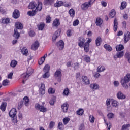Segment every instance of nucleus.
<instances>
[{"mask_svg": "<svg viewBox=\"0 0 130 130\" xmlns=\"http://www.w3.org/2000/svg\"><path fill=\"white\" fill-rule=\"evenodd\" d=\"M28 49H27V48L26 47H23L22 49H21V53L23 55H25V56H28V55H29V52H28Z\"/></svg>", "mask_w": 130, "mask_h": 130, "instance_id": "21", "label": "nucleus"}, {"mask_svg": "<svg viewBox=\"0 0 130 130\" xmlns=\"http://www.w3.org/2000/svg\"><path fill=\"white\" fill-rule=\"evenodd\" d=\"M90 7V4H89L88 2H85L82 4L81 5V9L82 10H87Z\"/></svg>", "mask_w": 130, "mask_h": 130, "instance_id": "22", "label": "nucleus"}, {"mask_svg": "<svg viewBox=\"0 0 130 130\" xmlns=\"http://www.w3.org/2000/svg\"><path fill=\"white\" fill-rule=\"evenodd\" d=\"M126 6H127V4L126 3V2L123 1L121 3V10H124L126 8Z\"/></svg>", "mask_w": 130, "mask_h": 130, "instance_id": "37", "label": "nucleus"}, {"mask_svg": "<svg viewBox=\"0 0 130 130\" xmlns=\"http://www.w3.org/2000/svg\"><path fill=\"white\" fill-rule=\"evenodd\" d=\"M13 17L14 19H18L20 17V11L18 9H15L13 13Z\"/></svg>", "mask_w": 130, "mask_h": 130, "instance_id": "15", "label": "nucleus"}, {"mask_svg": "<svg viewBox=\"0 0 130 130\" xmlns=\"http://www.w3.org/2000/svg\"><path fill=\"white\" fill-rule=\"evenodd\" d=\"M90 88L94 90H97V89H99V85L96 83L91 84L90 85Z\"/></svg>", "mask_w": 130, "mask_h": 130, "instance_id": "30", "label": "nucleus"}, {"mask_svg": "<svg viewBox=\"0 0 130 130\" xmlns=\"http://www.w3.org/2000/svg\"><path fill=\"white\" fill-rule=\"evenodd\" d=\"M107 116L109 119H111V118H113L114 114L112 113H109L108 114Z\"/></svg>", "mask_w": 130, "mask_h": 130, "instance_id": "51", "label": "nucleus"}, {"mask_svg": "<svg viewBox=\"0 0 130 130\" xmlns=\"http://www.w3.org/2000/svg\"><path fill=\"white\" fill-rule=\"evenodd\" d=\"M41 10H42V6L40 5V8L39 6H37V8L35 10H33L32 11H28L27 12V14L31 16H35V15H36V13H37L38 11H41Z\"/></svg>", "mask_w": 130, "mask_h": 130, "instance_id": "4", "label": "nucleus"}, {"mask_svg": "<svg viewBox=\"0 0 130 130\" xmlns=\"http://www.w3.org/2000/svg\"><path fill=\"white\" fill-rule=\"evenodd\" d=\"M35 107L37 110H40V111L42 112H46V111H47L46 108L44 107L43 106L40 105L39 104H36Z\"/></svg>", "mask_w": 130, "mask_h": 130, "instance_id": "5", "label": "nucleus"}, {"mask_svg": "<svg viewBox=\"0 0 130 130\" xmlns=\"http://www.w3.org/2000/svg\"><path fill=\"white\" fill-rule=\"evenodd\" d=\"M89 119L91 123H93V122L95 121V117H94L93 116H90Z\"/></svg>", "mask_w": 130, "mask_h": 130, "instance_id": "52", "label": "nucleus"}, {"mask_svg": "<svg viewBox=\"0 0 130 130\" xmlns=\"http://www.w3.org/2000/svg\"><path fill=\"white\" fill-rule=\"evenodd\" d=\"M26 73H27L28 76H31L33 74V69L31 68H28Z\"/></svg>", "mask_w": 130, "mask_h": 130, "instance_id": "45", "label": "nucleus"}, {"mask_svg": "<svg viewBox=\"0 0 130 130\" xmlns=\"http://www.w3.org/2000/svg\"><path fill=\"white\" fill-rule=\"evenodd\" d=\"M61 109L62 111L66 113V112H68V110H69V104L67 103H64L61 105Z\"/></svg>", "mask_w": 130, "mask_h": 130, "instance_id": "16", "label": "nucleus"}, {"mask_svg": "<svg viewBox=\"0 0 130 130\" xmlns=\"http://www.w3.org/2000/svg\"><path fill=\"white\" fill-rule=\"evenodd\" d=\"M104 47L108 51H109V52L112 51V48L110 46V45H108L107 44H105L104 45Z\"/></svg>", "mask_w": 130, "mask_h": 130, "instance_id": "35", "label": "nucleus"}, {"mask_svg": "<svg viewBox=\"0 0 130 130\" xmlns=\"http://www.w3.org/2000/svg\"><path fill=\"white\" fill-rule=\"evenodd\" d=\"M54 4V0H45L44 5L45 6H52Z\"/></svg>", "mask_w": 130, "mask_h": 130, "instance_id": "18", "label": "nucleus"}, {"mask_svg": "<svg viewBox=\"0 0 130 130\" xmlns=\"http://www.w3.org/2000/svg\"><path fill=\"white\" fill-rule=\"evenodd\" d=\"M61 76H62V75L61 74V71L59 70H57L54 74V77L56 78H58L57 81L59 83H60V82H61Z\"/></svg>", "mask_w": 130, "mask_h": 130, "instance_id": "6", "label": "nucleus"}, {"mask_svg": "<svg viewBox=\"0 0 130 130\" xmlns=\"http://www.w3.org/2000/svg\"><path fill=\"white\" fill-rule=\"evenodd\" d=\"M103 21L100 17H98L96 19L95 24L96 26H101L102 25Z\"/></svg>", "mask_w": 130, "mask_h": 130, "instance_id": "26", "label": "nucleus"}, {"mask_svg": "<svg viewBox=\"0 0 130 130\" xmlns=\"http://www.w3.org/2000/svg\"><path fill=\"white\" fill-rule=\"evenodd\" d=\"M6 108H7L6 103H2L0 106V108L1 110H2V111H5Z\"/></svg>", "mask_w": 130, "mask_h": 130, "instance_id": "33", "label": "nucleus"}, {"mask_svg": "<svg viewBox=\"0 0 130 130\" xmlns=\"http://www.w3.org/2000/svg\"><path fill=\"white\" fill-rule=\"evenodd\" d=\"M49 70H50V66L48 64H46L45 66L43 69V72H46L49 73Z\"/></svg>", "mask_w": 130, "mask_h": 130, "instance_id": "39", "label": "nucleus"}, {"mask_svg": "<svg viewBox=\"0 0 130 130\" xmlns=\"http://www.w3.org/2000/svg\"><path fill=\"white\" fill-rule=\"evenodd\" d=\"M78 46L79 47H83L84 46V44L85 43L86 40L83 37H80L78 38Z\"/></svg>", "mask_w": 130, "mask_h": 130, "instance_id": "7", "label": "nucleus"}, {"mask_svg": "<svg viewBox=\"0 0 130 130\" xmlns=\"http://www.w3.org/2000/svg\"><path fill=\"white\" fill-rule=\"evenodd\" d=\"M123 17L124 18V20H127L128 19V15H127V14H125L123 15Z\"/></svg>", "mask_w": 130, "mask_h": 130, "instance_id": "63", "label": "nucleus"}, {"mask_svg": "<svg viewBox=\"0 0 130 130\" xmlns=\"http://www.w3.org/2000/svg\"><path fill=\"white\" fill-rule=\"evenodd\" d=\"M38 47H39V42H38V41H36L31 45V49L35 51L38 49Z\"/></svg>", "mask_w": 130, "mask_h": 130, "instance_id": "13", "label": "nucleus"}, {"mask_svg": "<svg viewBox=\"0 0 130 130\" xmlns=\"http://www.w3.org/2000/svg\"><path fill=\"white\" fill-rule=\"evenodd\" d=\"M76 112L78 115L81 116L84 114V110L83 109H79Z\"/></svg>", "mask_w": 130, "mask_h": 130, "instance_id": "43", "label": "nucleus"}, {"mask_svg": "<svg viewBox=\"0 0 130 130\" xmlns=\"http://www.w3.org/2000/svg\"><path fill=\"white\" fill-rule=\"evenodd\" d=\"M69 121H70V118L68 117L64 118L63 119V122L65 125L69 123Z\"/></svg>", "mask_w": 130, "mask_h": 130, "instance_id": "49", "label": "nucleus"}, {"mask_svg": "<svg viewBox=\"0 0 130 130\" xmlns=\"http://www.w3.org/2000/svg\"><path fill=\"white\" fill-rule=\"evenodd\" d=\"M82 81L85 85H89L90 84V80L88 79L87 76H82Z\"/></svg>", "mask_w": 130, "mask_h": 130, "instance_id": "19", "label": "nucleus"}, {"mask_svg": "<svg viewBox=\"0 0 130 130\" xmlns=\"http://www.w3.org/2000/svg\"><path fill=\"white\" fill-rule=\"evenodd\" d=\"M130 81V74H127L121 80V84L122 87H124V89H128V85L127 83H128Z\"/></svg>", "mask_w": 130, "mask_h": 130, "instance_id": "1", "label": "nucleus"}, {"mask_svg": "<svg viewBox=\"0 0 130 130\" xmlns=\"http://www.w3.org/2000/svg\"><path fill=\"white\" fill-rule=\"evenodd\" d=\"M105 123L107 125V130H110V128L112 127V125L110 123H106V120L104 119Z\"/></svg>", "mask_w": 130, "mask_h": 130, "instance_id": "50", "label": "nucleus"}, {"mask_svg": "<svg viewBox=\"0 0 130 130\" xmlns=\"http://www.w3.org/2000/svg\"><path fill=\"white\" fill-rule=\"evenodd\" d=\"M9 116L11 118L16 117V115L17 114V110L15 108L12 109L9 112Z\"/></svg>", "mask_w": 130, "mask_h": 130, "instance_id": "12", "label": "nucleus"}, {"mask_svg": "<svg viewBox=\"0 0 130 130\" xmlns=\"http://www.w3.org/2000/svg\"><path fill=\"white\" fill-rule=\"evenodd\" d=\"M59 35H60V30L58 29L57 31H56L55 33L53 34L52 37V41H56V39L57 38V37H58V36H59Z\"/></svg>", "mask_w": 130, "mask_h": 130, "instance_id": "11", "label": "nucleus"}, {"mask_svg": "<svg viewBox=\"0 0 130 130\" xmlns=\"http://www.w3.org/2000/svg\"><path fill=\"white\" fill-rule=\"evenodd\" d=\"M23 102H24L25 106H29V98L28 96H25L23 98V101H21L19 102L18 103V109L20 110L23 106Z\"/></svg>", "mask_w": 130, "mask_h": 130, "instance_id": "2", "label": "nucleus"}, {"mask_svg": "<svg viewBox=\"0 0 130 130\" xmlns=\"http://www.w3.org/2000/svg\"><path fill=\"white\" fill-rule=\"evenodd\" d=\"M54 102H55V101H54V99L52 98L50 101L49 103L50 105H54Z\"/></svg>", "mask_w": 130, "mask_h": 130, "instance_id": "60", "label": "nucleus"}, {"mask_svg": "<svg viewBox=\"0 0 130 130\" xmlns=\"http://www.w3.org/2000/svg\"><path fill=\"white\" fill-rule=\"evenodd\" d=\"M85 60L86 61V62H90L91 59L89 57H85L84 58Z\"/></svg>", "mask_w": 130, "mask_h": 130, "instance_id": "64", "label": "nucleus"}, {"mask_svg": "<svg viewBox=\"0 0 130 130\" xmlns=\"http://www.w3.org/2000/svg\"><path fill=\"white\" fill-rule=\"evenodd\" d=\"M60 126H62V123L60 122L58 125V128L59 130H63V129Z\"/></svg>", "mask_w": 130, "mask_h": 130, "instance_id": "58", "label": "nucleus"}, {"mask_svg": "<svg viewBox=\"0 0 130 130\" xmlns=\"http://www.w3.org/2000/svg\"><path fill=\"white\" fill-rule=\"evenodd\" d=\"M123 55H124V52L123 51L120 52H117L116 55L114 56V58L115 60H116L117 58H121Z\"/></svg>", "mask_w": 130, "mask_h": 130, "instance_id": "14", "label": "nucleus"}, {"mask_svg": "<svg viewBox=\"0 0 130 130\" xmlns=\"http://www.w3.org/2000/svg\"><path fill=\"white\" fill-rule=\"evenodd\" d=\"M54 124H55V123L54 122L51 121L49 124L50 128H53V126H54Z\"/></svg>", "mask_w": 130, "mask_h": 130, "instance_id": "56", "label": "nucleus"}, {"mask_svg": "<svg viewBox=\"0 0 130 130\" xmlns=\"http://www.w3.org/2000/svg\"><path fill=\"white\" fill-rule=\"evenodd\" d=\"M89 46L88 43H84V49L85 52H89Z\"/></svg>", "mask_w": 130, "mask_h": 130, "instance_id": "42", "label": "nucleus"}, {"mask_svg": "<svg viewBox=\"0 0 130 130\" xmlns=\"http://www.w3.org/2000/svg\"><path fill=\"white\" fill-rule=\"evenodd\" d=\"M44 74L43 75V79H47V78H49L50 74H49V72H44Z\"/></svg>", "mask_w": 130, "mask_h": 130, "instance_id": "44", "label": "nucleus"}, {"mask_svg": "<svg viewBox=\"0 0 130 130\" xmlns=\"http://www.w3.org/2000/svg\"><path fill=\"white\" fill-rule=\"evenodd\" d=\"M0 23H2V24H9L10 23V19L8 18H2L1 20H0Z\"/></svg>", "mask_w": 130, "mask_h": 130, "instance_id": "20", "label": "nucleus"}, {"mask_svg": "<svg viewBox=\"0 0 130 130\" xmlns=\"http://www.w3.org/2000/svg\"><path fill=\"white\" fill-rule=\"evenodd\" d=\"M118 25V22H117V19L115 18L114 20V31L116 32L117 31V25Z\"/></svg>", "mask_w": 130, "mask_h": 130, "instance_id": "25", "label": "nucleus"}, {"mask_svg": "<svg viewBox=\"0 0 130 130\" xmlns=\"http://www.w3.org/2000/svg\"><path fill=\"white\" fill-rule=\"evenodd\" d=\"M69 94H70V89L66 88L65 89H64L63 95H65V96H69Z\"/></svg>", "mask_w": 130, "mask_h": 130, "instance_id": "41", "label": "nucleus"}, {"mask_svg": "<svg viewBox=\"0 0 130 130\" xmlns=\"http://www.w3.org/2000/svg\"><path fill=\"white\" fill-rule=\"evenodd\" d=\"M130 40V32L126 31L124 33V43H127Z\"/></svg>", "mask_w": 130, "mask_h": 130, "instance_id": "9", "label": "nucleus"}, {"mask_svg": "<svg viewBox=\"0 0 130 130\" xmlns=\"http://www.w3.org/2000/svg\"><path fill=\"white\" fill-rule=\"evenodd\" d=\"M69 13L70 14L71 17H75V10L73 9H71L69 10Z\"/></svg>", "mask_w": 130, "mask_h": 130, "instance_id": "46", "label": "nucleus"}, {"mask_svg": "<svg viewBox=\"0 0 130 130\" xmlns=\"http://www.w3.org/2000/svg\"><path fill=\"white\" fill-rule=\"evenodd\" d=\"M10 84V81L8 79L4 80L3 81L2 85L3 86H9Z\"/></svg>", "mask_w": 130, "mask_h": 130, "instance_id": "40", "label": "nucleus"}, {"mask_svg": "<svg viewBox=\"0 0 130 130\" xmlns=\"http://www.w3.org/2000/svg\"><path fill=\"white\" fill-rule=\"evenodd\" d=\"M15 27L16 29H19L20 30H22V29L23 28V24H22L21 22L15 23Z\"/></svg>", "mask_w": 130, "mask_h": 130, "instance_id": "29", "label": "nucleus"}, {"mask_svg": "<svg viewBox=\"0 0 130 130\" xmlns=\"http://www.w3.org/2000/svg\"><path fill=\"white\" fill-rule=\"evenodd\" d=\"M29 35L31 37H33V36H35V32L33 30H31L29 32Z\"/></svg>", "mask_w": 130, "mask_h": 130, "instance_id": "62", "label": "nucleus"}, {"mask_svg": "<svg viewBox=\"0 0 130 130\" xmlns=\"http://www.w3.org/2000/svg\"><path fill=\"white\" fill-rule=\"evenodd\" d=\"M18 64V62L15 60H13L11 61L10 63V66L11 68H16V66Z\"/></svg>", "mask_w": 130, "mask_h": 130, "instance_id": "36", "label": "nucleus"}, {"mask_svg": "<svg viewBox=\"0 0 130 130\" xmlns=\"http://www.w3.org/2000/svg\"><path fill=\"white\" fill-rule=\"evenodd\" d=\"M115 16V11L114 10H112L110 13L109 17L112 19V18H114Z\"/></svg>", "mask_w": 130, "mask_h": 130, "instance_id": "47", "label": "nucleus"}, {"mask_svg": "<svg viewBox=\"0 0 130 130\" xmlns=\"http://www.w3.org/2000/svg\"><path fill=\"white\" fill-rule=\"evenodd\" d=\"M57 46L58 47L59 50H62L63 49V47H64V42L63 40H60L57 43Z\"/></svg>", "mask_w": 130, "mask_h": 130, "instance_id": "10", "label": "nucleus"}, {"mask_svg": "<svg viewBox=\"0 0 130 130\" xmlns=\"http://www.w3.org/2000/svg\"><path fill=\"white\" fill-rule=\"evenodd\" d=\"M40 96H43L45 94V85L43 83L41 84V87L39 89Z\"/></svg>", "mask_w": 130, "mask_h": 130, "instance_id": "8", "label": "nucleus"}, {"mask_svg": "<svg viewBox=\"0 0 130 130\" xmlns=\"http://www.w3.org/2000/svg\"><path fill=\"white\" fill-rule=\"evenodd\" d=\"M60 25V22H59V19L56 18L55 19L52 24L53 27H58Z\"/></svg>", "mask_w": 130, "mask_h": 130, "instance_id": "23", "label": "nucleus"}, {"mask_svg": "<svg viewBox=\"0 0 130 130\" xmlns=\"http://www.w3.org/2000/svg\"><path fill=\"white\" fill-rule=\"evenodd\" d=\"M46 23H50L51 22V17L49 16H47L46 18Z\"/></svg>", "mask_w": 130, "mask_h": 130, "instance_id": "53", "label": "nucleus"}, {"mask_svg": "<svg viewBox=\"0 0 130 130\" xmlns=\"http://www.w3.org/2000/svg\"><path fill=\"white\" fill-rule=\"evenodd\" d=\"M112 105L114 107H116L117 106H118V102L115 100H113L112 102Z\"/></svg>", "mask_w": 130, "mask_h": 130, "instance_id": "48", "label": "nucleus"}, {"mask_svg": "<svg viewBox=\"0 0 130 130\" xmlns=\"http://www.w3.org/2000/svg\"><path fill=\"white\" fill-rule=\"evenodd\" d=\"M44 27H45V24L44 23H41L38 25V28L40 31H42L44 29Z\"/></svg>", "mask_w": 130, "mask_h": 130, "instance_id": "38", "label": "nucleus"}, {"mask_svg": "<svg viewBox=\"0 0 130 130\" xmlns=\"http://www.w3.org/2000/svg\"><path fill=\"white\" fill-rule=\"evenodd\" d=\"M63 5V2L62 1H57L56 3L54 4V7H61Z\"/></svg>", "mask_w": 130, "mask_h": 130, "instance_id": "31", "label": "nucleus"}, {"mask_svg": "<svg viewBox=\"0 0 130 130\" xmlns=\"http://www.w3.org/2000/svg\"><path fill=\"white\" fill-rule=\"evenodd\" d=\"M102 41V40L101 39V37H98L95 40V44H96V46H100Z\"/></svg>", "mask_w": 130, "mask_h": 130, "instance_id": "27", "label": "nucleus"}, {"mask_svg": "<svg viewBox=\"0 0 130 130\" xmlns=\"http://www.w3.org/2000/svg\"><path fill=\"white\" fill-rule=\"evenodd\" d=\"M117 98L118 99L123 100L125 99L126 96L121 91H119L117 93Z\"/></svg>", "mask_w": 130, "mask_h": 130, "instance_id": "17", "label": "nucleus"}, {"mask_svg": "<svg viewBox=\"0 0 130 130\" xmlns=\"http://www.w3.org/2000/svg\"><path fill=\"white\" fill-rule=\"evenodd\" d=\"M40 6H42V3H40L39 2H32L29 3L28 8L30 10H33V9H36L37 7H39V9H40Z\"/></svg>", "mask_w": 130, "mask_h": 130, "instance_id": "3", "label": "nucleus"}, {"mask_svg": "<svg viewBox=\"0 0 130 130\" xmlns=\"http://www.w3.org/2000/svg\"><path fill=\"white\" fill-rule=\"evenodd\" d=\"M14 31V33L13 35V37H14V38H15V39H19V38H20V33L18 32L17 28H15Z\"/></svg>", "mask_w": 130, "mask_h": 130, "instance_id": "24", "label": "nucleus"}, {"mask_svg": "<svg viewBox=\"0 0 130 130\" xmlns=\"http://www.w3.org/2000/svg\"><path fill=\"white\" fill-rule=\"evenodd\" d=\"M129 127H130L129 124H124L122 125L121 130H129Z\"/></svg>", "mask_w": 130, "mask_h": 130, "instance_id": "32", "label": "nucleus"}, {"mask_svg": "<svg viewBox=\"0 0 130 130\" xmlns=\"http://www.w3.org/2000/svg\"><path fill=\"white\" fill-rule=\"evenodd\" d=\"M13 75H14V72H11L8 75V79H13Z\"/></svg>", "mask_w": 130, "mask_h": 130, "instance_id": "57", "label": "nucleus"}, {"mask_svg": "<svg viewBox=\"0 0 130 130\" xmlns=\"http://www.w3.org/2000/svg\"><path fill=\"white\" fill-rule=\"evenodd\" d=\"M79 23L80 22L79 21V20L78 19H76L75 21L73 22V25L74 26H78Z\"/></svg>", "mask_w": 130, "mask_h": 130, "instance_id": "54", "label": "nucleus"}, {"mask_svg": "<svg viewBox=\"0 0 130 130\" xmlns=\"http://www.w3.org/2000/svg\"><path fill=\"white\" fill-rule=\"evenodd\" d=\"M125 57L127 59L130 58V52H127L125 54Z\"/></svg>", "mask_w": 130, "mask_h": 130, "instance_id": "61", "label": "nucleus"}, {"mask_svg": "<svg viewBox=\"0 0 130 130\" xmlns=\"http://www.w3.org/2000/svg\"><path fill=\"white\" fill-rule=\"evenodd\" d=\"M100 74H99L98 72H96L95 74L93 75L94 78H95L96 79H98L99 77H100Z\"/></svg>", "mask_w": 130, "mask_h": 130, "instance_id": "59", "label": "nucleus"}, {"mask_svg": "<svg viewBox=\"0 0 130 130\" xmlns=\"http://www.w3.org/2000/svg\"><path fill=\"white\" fill-rule=\"evenodd\" d=\"M30 76L28 75L27 73H24L22 75H21V77L23 79V80H25V81H26V80H28V78H29Z\"/></svg>", "mask_w": 130, "mask_h": 130, "instance_id": "34", "label": "nucleus"}, {"mask_svg": "<svg viewBox=\"0 0 130 130\" xmlns=\"http://www.w3.org/2000/svg\"><path fill=\"white\" fill-rule=\"evenodd\" d=\"M123 49H124L123 45L120 44L116 47V51H121V50H123Z\"/></svg>", "mask_w": 130, "mask_h": 130, "instance_id": "28", "label": "nucleus"}, {"mask_svg": "<svg viewBox=\"0 0 130 130\" xmlns=\"http://www.w3.org/2000/svg\"><path fill=\"white\" fill-rule=\"evenodd\" d=\"M54 92H55L54 89L52 88H49L48 89L49 94H54Z\"/></svg>", "mask_w": 130, "mask_h": 130, "instance_id": "55", "label": "nucleus"}]
</instances>
